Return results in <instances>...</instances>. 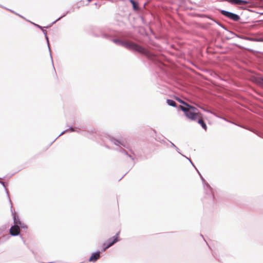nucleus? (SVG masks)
Listing matches in <instances>:
<instances>
[{
	"label": "nucleus",
	"mask_w": 263,
	"mask_h": 263,
	"mask_svg": "<svg viewBox=\"0 0 263 263\" xmlns=\"http://www.w3.org/2000/svg\"><path fill=\"white\" fill-rule=\"evenodd\" d=\"M205 197H212V194L210 190H209V192L206 193V196Z\"/></svg>",
	"instance_id": "ddd939ff"
},
{
	"label": "nucleus",
	"mask_w": 263,
	"mask_h": 263,
	"mask_svg": "<svg viewBox=\"0 0 263 263\" xmlns=\"http://www.w3.org/2000/svg\"><path fill=\"white\" fill-rule=\"evenodd\" d=\"M129 2L132 3L133 8L135 10H138L139 7L138 4L135 2L134 0H129Z\"/></svg>",
	"instance_id": "f8f14e48"
},
{
	"label": "nucleus",
	"mask_w": 263,
	"mask_h": 263,
	"mask_svg": "<svg viewBox=\"0 0 263 263\" xmlns=\"http://www.w3.org/2000/svg\"><path fill=\"white\" fill-rule=\"evenodd\" d=\"M179 108L184 112L185 117L192 121L197 120L198 118L201 115L197 108L191 105H187V107L179 105Z\"/></svg>",
	"instance_id": "f257e3e1"
},
{
	"label": "nucleus",
	"mask_w": 263,
	"mask_h": 263,
	"mask_svg": "<svg viewBox=\"0 0 263 263\" xmlns=\"http://www.w3.org/2000/svg\"><path fill=\"white\" fill-rule=\"evenodd\" d=\"M119 232H118L115 236L109 238L107 241L104 242L103 245V251H105L107 249L112 246L116 242L119 240Z\"/></svg>",
	"instance_id": "7ed1b4c3"
},
{
	"label": "nucleus",
	"mask_w": 263,
	"mask_h": 263,
	"mask_svg": "<svg viewBox=\"0 0 263 263\" xmlns=\"http://www.w3.org/2000/svg\"><path fill=\"white\" fill-rule=\"evenodd\" d=\"M166 102H167V104L170 105V106H173V107H176V102L175 101H174L173 100H172L167 99V101H166Z\"/></svg>",
	"instance_id": "9b49d317"
},
{
	"label": "nucleus",
	"mask_w": 263,
	"mask_h": 263,
	"mask_svg": "<svg viewBox=\"0 0 263 263\" xmlns=\"http://www.w3.org/2000/svg\"><path fill=\"white\" fill-rule=\"evenodd\" d=\"M100 257V252H97L93 253L89 259V261L95 262L97 261Z\"/></svg>",
	"instance_id": "0eeeda50"
},
{
	"label": "nucleus",
	"mask_w": 263,
	"mask_h": 263,
	"mask_svg": "<svg viewBox=\"0 0 263 263\" xmlns=\"http://www.w3.org/2000/svg\"><path fill=\"white\" fill-rule=\"evenodd\" d=\"M119 44L129 49L137 51L141 53H145L146 50L142 47L131 42L118 41Z\"/></svg>",
	"instance_id": "f03ea898"
},
{
	"label": "nucleus",
	"mask_w": 263,
	"mask_h": 263,
	"mask_svg": "<svg viewBox=\"0 0 263 263\" xmlns=\"http://www.w3.org/2000/svg\"><path fill=\"white\" fill-rule=\"evenodd\" d=\"M221 12L223 15L232 20L233 21H238L240 19V17L236 14H234L225 10H222Z\"/></svg>",
	"instance_id": "20e7f679"
},
{
	"label": "nucleus",
	"mask_w": 263,
	"mask_h": 263,
	"mask_svg": "<svg viewBox=\"0 0 263 263\" xmlns=\"http://www.w3.org/2000/svg\"><path fill=\"white\" fill-rule=\"evenodd\" d=\"M259 83H261V84H263V78H260L259 80V81H258Z\"/></svg>",
	"instance_id": "4468645a"
},
{
	"label": "nucleus",
	"mask_w": 263,
	"mask_h": 263,
	"mask_svg": "<svg viewBox=\"0 0 263 263\" xmlns=\"http://www.w3.org/2000/svg\"><path fill=\"white\" fill-rule=\"evenodd\" d=\"M198 123L201 125V126H202V127L205 130H207V126L206 125V124L205 123V122H204L203 120L202 119V115H200V117H199V118H198Z\"/></svg>",
	"instance_id": "6e6552de"
},
{
	"label": "nucleus",
	"mask_w": 263,
	"mask_h": 263,
	"mask_svg": "<svg viewBox=\"0 0 263 263\" xmlns=\"http://www.w3.org/2000/svg\"><path fill=\"white\" fill-rule=\"evenodd\" d=\"M13 221L14 225H17L20 227H22V222L20 220L19 217L16 215L15 214H13Z\"/></svg>",
	"instance_id": "1a4fd4ad"
},
{
	"label": "nucleus",
	"mask_w": 263,
	"mask_h": 263,
	"mask_svg": "<svg viewBox=\"0 0 263 263\" xmlns=\"http://www.w3.org/2000/svg\"><path fill=\"white\" fill-rule=\"evenodd\" d=\"M174 98L178 102H179L180 103H181L182 105H183V107H187V105H190V104H189L188 103H187L186 102H184V101H183L182 100H181V99H180L179 98H178L177 97H175Z\"/></svg>",
	"instance_id": "9d476101"
},
{
	"label": "nucleus",
	"mask_w": 263,
	"mask_h": 263,
	"mask_svg": "<svg viewBox=\"0 0 263 263\" xmlns=\"http://www.w3.org/2000/svg\"><path fill=\"white\" fill-rule=\"evenodd\" d=\"M228 2L238 5H245L248 4V2L243 0H227Z\"/></svg>",
	"instance_id": "423d86ee"
},
{
	"label": "nucleus",
	"mask_w": 263,
	"mask_h": 263,
	"mask_svg": "<svg viewBox=\"0 0 263 263\" xmlns=\"http://www.w3.org/2000/svg\"><path fill=\"white\" fill-rule=\"evenodd\" d=\"M20 226L14 225L10 229V234L12 236H17L20 233Z\"/></svg>",
	"instance_id": "39448f33"
}]
</instances>
